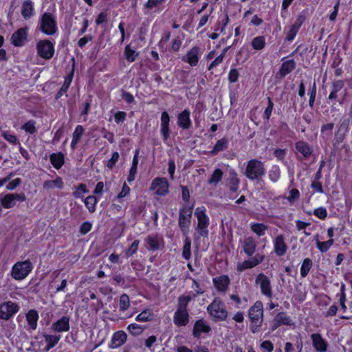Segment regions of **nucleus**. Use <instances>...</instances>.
<instances>
[{
    "label": "nucleus",
    "instance_id": "obj_1",
    "mask_svg": "<svg viewBox=\"0 0 352 352\" xmlns=\"http://www.w3.org/2000/svg\"><path fill=\"white\" fill-rule=\"evenodd\" d=\"M248 318L250 321L249 329L253 334H257L266 329H263L264 322L263 304L256 300L248 309Z\"/></svg>",
    "mask_w": 352,
    "mask_h": 352
},
{
    "label": "nucleus",
    "instance_id": "obj_2",
    "mask_svg": "<svg viewBox=\"0 0 352 352\" xmlns=\"http://www.w3.org/2000/svg\"><path fill=\"white\" fill-rule=\"evenodd\" d=\"M265 173L264 163L257 159H252L247 162L244 175L250 181L259 182L262 180Z\"/></svg>",
    "mask_w": 352,
    "mask_h": 352
},
{
    "label": "nucleus",
    "instance_id": "obj_3",
    "mask_svg": "<svg viewBox=\"0 0 352 352\" xmlns=\"http://www.w3.org/2000/svg\"><path fill=\"white\" fill-rule=\"evenodd\" d=\"M206 310L212 320L225 321L227 319L228 312L224 302L219 297H215L209 304Z\"/></svg>",
    "mask_w": 352,
    "mask_h": 352
},
{
    "label": "nucleus",
    "instance_id": "obj_4",
    "mask_svg": "<svg viewBox=\"0 0 352 352\" xmlns=\"http://www.w3.org/2000/svg\"><path fill=\"white\" fill-rule=\"evenodd\" d=\"M192 206L184 205L179 211L178 225L184 236H186L189 232Z\"/></svg>",
    "mask_w": 352,
    "mask_h": 352
},
{
    "label": "nucleus",
    "instance_id": "obj_5",
    "mask_svg": "<svg viewBox=\"0 0 352 352\" xmlns=\"http://www.w3.org/2000/svg\"><path fill=\"white\" fill-rule=\"evenodd\" d=\"M40 30L47 35H53L57 31L55 16L50 12H44L39 21Z\"/></svg>",
    "mask_w": 352,
    "mask_h": 352
},
{
    "label": "nucleus",
    "instance_id": "obj_6",
    "mask_svg": "<svg viewBox=\"0 0 352 352\" xmlns=\"http://www.w3.org/2000/svg\"><path fill=\"white\" fill-rule=\"evenodd\" d=\"M294 322L292 318L285 311H280L275 315L270 322L268 332L273 333L282 325L293 326Z\"/></svg>",
    "mask_w": 352,
    "mask_h": 352
},
{
    "label": "nucleus",
    "instance_id": "obj_7",
    "mask_svg": "<svg viewBox=\"0 0 352 352\" xmlns=\"http://www.w3.org/2000/svg\"><path fill=\"white\" fill-rule=\"evenodd\" d=\"M20 309L19 305L11 300L0 303V320H9Z\"/></svg>",
    "mask_w": 352,
    "mask_h": 352
},
{
    "label": "nucleus",
    "instance_id": "obj_8",
    "mask_svg": "<svg viewBox=\"0 0 352 352\" xmlns=\"http://www.w3.org/2000/svg\"><path fill=\"white\" fill-rule=\"evenodd\" d=\"M26 200V196L23 192L21 193H9L0 194V203L1 206L9 209L13 208L17 201L23 202Z\"/></svg>",
    "mask_w": 352,
    "mask_h": 352
},
{
    "label": "nucleus",
    "instance_id": "obj_9",
    "mask_svg": "<svg viewBox=\"0 0 352 352\" xmlns=\"http://www.w3.org/2000/svg\"><path fill=\"white\" fill-rule=\"evenodd\" d=\"M196 216L197 217V226L196 230L199 234L203 237H207L208 236V227L209 226V218L203 210H200L199 208L196 209Z\"/></svg>",
    "mask_w": 352,
    "mask_h": 352
},
{
    "label": "nucleus",
    "instance_id": "obj_10",
    "mask_svg": "<svg viewBox=\"0 0 352 352\" xmlns=\"http://www.w3.org/2000/svg\"><path fill=\"white\" fill-rule=\"evenodd\" d=\"M37 54L41 58L45 59H50L54 54V47L52 43L47 40H41L36 45Z\"/></svg>",
    "mask_w": 352,
    "mask_h": 352
},
{
    "label": "nucleus",
    "instance_id": "obj_11",
    "mask_svg": "<svg viewBox=\"0 0 352 352\" xmlns=\"http://www.w3.org/2000/svg\"><path fill=\"white\" fill-rule=\"evenodd\" d=\"M212 331V328L206 320L204 318L197 320L192 327V336L194 338L199 339L202 334H209Z\"/></svg>",
    "mask_w": 352,
    "mask_h": 352
},
{
    "label": "nucleus",
    "instance_id": "obj_12",
    "mask_svg": "<svg viewBox=\"0 0 352 352\" xmlns=\"http://www.w3.org/2000/svg\"><path fill=\"white\" fill-rule=\"evenodd\" d=\"M169 184L165 177H156L152 182L150 190H155V194L159 196H165L169 192Z\"/></svg>",
    "mask_w": 352,
    "mask_h": 352
},
{
    "label": "nucleus",
    "instance_id": "obj_13",
    "mask_svg": "<svg viewBox=\"0 0 352 352\" xmlns=\"http://www.w3.org/2000/svg\"><path fill=\"white\" fill-rule=\"evenodd\" d=\"M203 54V50L198 46H195L187 52V53L182 58V60L188 63L192 67L198 65L199 58Z\"/></svg>",
    "mask_w": 352,
    "mask_h": 352
},
{
    "label": "nucleus",
    "instance_id": "obj_14",
    "mask_svg": "<svg viewBox=\"0 0 352 352\" xmlns=\"http://www.w3.org/2000/svg\"><path fill=\"white\" fill-rule=\"evenodd\" d=\"M28 28H21L14 32L11 36V43L15 47L23 46L28 40Z\"/></svg>",
    "mask_w": 352,
    "mask_h": 352
},
{
    "label": "nucleus",
    "instance_id": "obj_15",
    "mask_svg": "<svg viewBox=\"0 0 352 352\" xmlns=\"http://www.w3.org/2000/svg\"><path fill=\"white\" fill-rule=\"evenodd\" d=\"M126 340V333L122 330H119L113 333L108 346L111 349H116L124 344Z\"/></svg>",
    "mask_w": 352,
    "mask_h": 352
},
{
    "label": "nucleus",
    "instance_id": "obj_16",
    "mask_svg": "<svg viewBox=\"0 0 352 352\" xmlns=\"http://www.w3.org/2000/svg\"><path fill=\"white\" fill-rule=\"evenodd\" d=\"M256 283L260 285L261 293L268 298H272V292L270 279L263 273H260L256 278Z\"/></svg>",
    "mask_w": 352,
    "mask_h": 352
},
{
    "label": "nucleus",
    "instance_id": "obj_17",
    "mask_svg": "<svg viewBox=\"0 0 352 352\" xmlns=\"http://www.w3.org/2000/svg\"><path fill=\"white\" fill-rule=\"evenodd\" d=\"M12 265L11 270L12 277L16 280H21L28 276L33 270V265Z\"/></svg>",
    "mask_w": 352,
    "mask_h": 352
},
{
    "label": "nucleus",
    "instance_id": "obj_18",
    "mask_svg": "<svg viewBox=\"0 0 352 352\" xmlns=\"http://www.w3.org/2000/svg\"><path fill=\"white\" fill-rule=\"evenodd\" d=\"M160 133L163 141L165 142L170 137V116L166 111H163L161 114Z\"/></svg>",
    "mask_w": 352,
    "mask_h": 352
},
{
    "label": "nucleus",
    "instance_id": "obj_19",
    "mask_svg": "<svg viewBox=\"0 0 352 352\" xmlns=\"http://www.w3.org/2000/svg\"><path fill=\"white\" fill-rule=\"evenodd\" d=\"M311 339L316 352H326L327 351L328 342L320 333L311 334Z\"/></svg>",
    "mask_w": 352,
    "mask_h": 352
},
{
    "label": "nucleus",
    "instance_id": "obj_20",
    "mask_svg": "<svg viewBox=\"0 0 352 352\" xmlns=\"http://www.w3.org/2000/svg\"><path fill=\"white\" fill-rule=\"evenodd\" d=\"M190 316L188 310L177 309L173 316V322L177 327H185L189 322Z\"/></svg>",
    "mask_w": 352,
    "mask_h": 352
},
{
    "label": "nucleus",
    "instance_id": "obj_21",
    "mask_svg": "<svg viewBox=\"0 0 352 352\" xmlns=\"http://www.w3.org/2000/svg\"><path fill=\"white\" fill-rule=\"evenodd\" d=\"M52 331L55 332H66L70 329L69 317L63 316L57 321L52 323L51 326Z\"/></svg>",
    "mask_w": 352,
    "mask_h": 352
},
{
    "label": "nucleus",
    "instance_id": "obj_22",
    "mask_svg": "<svg viewBox=\"0 0 352 352\" xmlns=\"http://www.w3.org/2000/svg\"><path fill=\"white\" fill-rule=\"evenodd\" d=\"M274 251L279 256H283L287 250V245L285 241V237L283 234L276 236L273 241Z\"/></svg>",
    "mask_w": 352,
    "mask_h": 352
},
{
    "label": "nucleus",
    "instance_id": "obj_23",
    "mask_svg": "<svg viewBox=\"0 0 352 352\" xmlns=\"http://www.w3.org/2000/svg\"><path fill=\"white\" fill-rule=\"evenodd\" d=\"M190 112L188 109H184L177 116V124L182 129H188L192 126V122L190 118Z\"/></svg>",
    "mask_w": 352,
    "mask_h": 352
},
{
    "label": "nucleus",
    "instance_id": "obj_24",
    "mask_svg": "<svg viewBox=\"0 0 352 352\" xmlns=\"http://www.w3.org/2000/svg\"><path fill=\"white\" fill-rule=\"evenodd\" d=\"M25 317L29 329L31 330H36L39 318L38 312L34 309H30L26 313Z\"/></svg>",
    "mask_w": 352,
    "mask_h": 352
},
{
    "label": "nucleus",
    "instance_id": "obj_25",
    "mask_svg": "<svg viewBox=\"0 0 352 352\" xmlns=\"http://www.w3.org/2000/svg\"><path fill=\"white\" fill-rule=\"evenodd\" d=\"M243 252L248 256H251L254 254L256 248V243L252 236L245 238L241 241Z\"/></svg>",
    "mask_w": 352,
    "mask_h": 352
},
{
    "label": "nucleus",
    "instance_id": "obj_26",
    "mask_svg": "<svg viewBox=\"0 0 352 352\" xmlns=\"http://www.w3.org/2000/svg\"><path fill=\"white\" fill-rule=\"evenodd\" d=\"M230 284V278L227 275H222L214 279V285L219 292H226Z\"/></svg>",
    "mask_w": 352,
    "mask_h": 352
},
{
    "label": "nucleus",
    "instance_id": "obj_27",
    "mask_svg": "<svg viewBox=\"0 0 352 352\" xmlns=\"http://www.w3.org/2000/svg\"><path fill=\"white\" fill-rule=\"evenodd\" d=\"M34 3L31 0H25L21 8V15L25 19H30L34 14Z\"/></svg>",
    "mask_w": 352,
    "mask_h": 352
},
{
    "label": "nucleus",
    "instance_id": "obj_28",
    "mask_svg": "<svg viewBox=\"0 0 352 352\" xmlns=\"http://www.w3.org/2000/svg\"><path fill=\"white\" fill-rule=\"evenodd\" d=\"M43 337L46 342V345L45 346V351H48L51 349L54 348L61 338L60 335L44 334Z\"/></svg>",
    "mask_w": 352,
    "mask_h": 352
},
{
    "label": "nucleus",
    "instance_id": "obj_29",
    "mask_svg": "<svg viewBox=\"0 0 352 352\" xmlns=\"http://www.w3.org/2000/svg\"><path fill=\"white\" fill-rule=\"evenodd\" d=\"M296 67V63L293 59L284 61L280 68L279 74L281 77H285L291 73Z\"/></svg>",
    "mask_w": 352,
    "mask_h": 352
},
{
    "label": "nucleus",
    "instance_id": "obj_30",
    "mask_svg": "<svg viewBox=\"0 0 352 352\" xmlns=\"http://www.w3.org/2000/svg\"><path fill=\"white\" fill-rule=\"evenodd\" d=\"M147 248L150 250H157L161 246V239L158 236H148L145 239Z\"/></svg>",
    "mask_w": 352,
    "mask_h": 352
},
{
    "label": "nucleus",
    "instance_id": "obj_31",
    "mask_svg": "<svg viewBox=\"0 0 352 352\" xmlns=\"http://www.w3.org/2000/svg\"><path fill=\"white\" fill-rule=\"evenodd\" d=\"M296 149L305 158H308L310 157L312 151L309 146V145L304 141L297 142L295 144Z\"/></svg>",
    "mask_w": 352,
    "mask_h": 352
},
{
    "label": "nucleus",
    "instance_id": "obj_32",
    "mask_svg": "<svg viewBox=\"0 0 352 352\" xmlns=\"http://www.w3.org/2000/svg\"><path fill=\"white\" fill-rule=\"evenodd\" d=\"M228 146V140L226 138H223L219 140L215 145L214 146L212 150L210 152V155L214 156L217 155L219 152L226 150Z\"/></svg>",
    "mask_w": 352,
    "mask_h": 352
},
{
    "label": "nucleus",
    "instance_id": "obj_33",
    "mask_svg": "<svg viewBox=\"0 0 352 352\" xmlns=\"http://www.w3.org/2000/svg\"><path fill=\"white\" fill-rule=\"evenodd\" d=\"M228 187L232 192H236L239 187V179L235 170H232L230 172L228 179Z\"/></svg>",
    "mask_w": 352,
    "mask_h": 352
},
{
    "label": "nucleus",
    "instance_id": "obj_34",
    "mask_svg": "<svg viewBox=\"0 0 352 352\" xmlns=\"http://www.w3.org/2000/svg\"><path fill=\"white\" fill-rule=\"evenodd\" d=\"M50 160L56 169H59L64 164V155L62 153H52L50 157Z\"/></svg>",
    "mask_w": 352,
    "mask_h": 352
},
{
    "label": "nucleus",
    "instance_id": "obj_35",
    "mask_svg": "<svg viewBox=\"0 0 352 352\" xmlns=\"http://www.w3.org/2000/svg\"><path fill=\"white\" fill-rule=\"evenodd\" d=\"M280 168L278 165H272L268 171V177L273 182H277L280 178Z\"/></svg>",
    "mask_w": 352,
    "mask_h": 352
},
{
    "label": "nucleus",
    "instance_id": "obj_36",
    "mask_svg": "<svg viewBox=\"0 0 352 352\" xmlns=\"http://www.w3.org/2000/svg\"><path fill=\"white\" fill-rule=\"evenodd\" d=\"M250 229L258 236H262L265 234V232L268 230V226L261 223H253L250 225Z\"/></svg>",
    "mask_w": 352,
    "mask_h": 352
},
{
    "label": "nucleus",
    "instance_id": "obj_37",
    "mask_svg": "<svg viewBox=\"0 0 352 352\" xmlns=\"http://www.w3.org/2000/svg\"><path fill=\"white\" fill-rule=\"evenodd\" d=\"M223 173L220 168H216L208 180V184L216 186L222 179Z\"/></svg>",
    "mask_w": 352,
    "mask_h": 352
},
{
    "label": "nucleus",
    "instance_id": "obj_38",
    "mask_svg": "<svg viewBox=\"0 0 352 352\" xmlns=\"http://www.w3.org/2000/svg\"><path fill=\"white\" fill-rule=\"evenodd\" d=\"M251 45L255 50L264 49L266 45L265 38L263 36L254 37L251 42Z\"/></svg>",
    "mask_w": 352,
    "mask_h": 352
},
{
    "label": "nucleus",
    "instance_id": "obj_39",
    "mask_svg": "<svg viewBox=\"0 0 352 352\" xmlns=\"http://www.w3.org/2000/svg\"><path fill=\"white\" fill-rule=\"evenodd\" d=\"M333 127V123H327L323 124L321 126V137L327 140H329L331 138Z\"/></svg>",
    "mask_w": 352,
    "mask_h": 352
},
{
    "label": "nucleus",
    "instance_id": "obj_40",
    "mask_svg": "<svg viewBox=\"0 0 352 352\" xmlns=\"http://www.w3.org/2000/svg\"><path fill=\"white\" fill-rule=\"evenodd\" d=\"M43 187L45 188H53L56 187L59 189H62L63 188V182L60 177H57L54 180L45 181L43 184Z\"/></svg>",
    "mask_w": 352,
    "mask_h": 352
},
{
    "label": "nucleus",
    "instance_id": "obj_41",
    "mask_svg": "<svg viewBox=\"0 0 352 352\" xmlns=\"http://www.w3.org/2000/svg\"><path fill=\"white\" fill-rule=\"evenodd\" d=\"M153 314L151 310L146 309L140 312L135 318L138 322H148L152 320Z\"/></svg>",
    "mask_w": 352,
    "mask_h": 352
},
{
    "label": "nucleus",
    "instance_id": "obj_42",
    "mask_svg": "<svg viewBox=\"0 0 352 352\" xmlns=\"http://www.w3.org/2000/svg\"><path fill=\"white\" fill-rule=\"evenodd\" d=\"M98 200L94 195L88 196L84 201L85 205L87 208L89 212H94L96 210V204Z\"/></svg>",
    "mask_w": 352,
    "mask_h": 352
},
{
    "label": "nucleus",
    "instance_id": "obj_43",
    "mask_svg": "<svg viewBox=\"0 0 352 352\" xmlns=\"http://www.w3.org/2000/svg\"><path fill=\"white\" fill-rule=\"evenodd\" d=\"M21 129L24 130L25 132L34 134L37 131L36 128V122L34 120H30L25 122L22 126Z\"/></svg>",
    "mask_w": 352,
    "mask_h": 352
},
{
    "label": "nucleus",
    "instance_id": "obj_44",
    "mask_svg": "<svg viewBox=\"0 0 352 352\" xmlns=\"http://www.w3.org/2000/svg\"><path fill=\"white\" fill-rule=\"evenodd\" d=\"M124 55H125V58L126 59L129 61V62H133L136 59V57L138 56V53L135 52V50H132L131 47H130V45H127L126 47H125V49H124Z\"/></svg>",
    "mask_w": 352,
    "mask_h": 352
},
{
    "label": "nucleus",
    "instance_id": "obj_45",
    "mask_svg": "<svg viewBox=\"0 0 352 352\" xmlns=\"http://www.w3.org/2000/svg\"><path fill=\"white\" fill-rule=\"evenodd\" d=\"M130 306L129 297L127 294H123L120 297L119 307L120 311L128 309Z\"/></svg>",
    "mask_w": 352,
    "mask_h": 352
},
{
    "label": "nucleus",
    "instance_id": "obj_46",
    "mask_svg": "<svg viewBox=\"0 0 352 352\" xmlns=\"http://www.w3.org/2000/svg\"><path fill=\"white\" fill-rule=\"evenodd\" d=\"M190 300V297L189 296H181L178 298V305L177 309L180 310H188L187 307L189 301Z\"/></svg>",
    "mask_w": 352,
    "mask_h": 352
},
{
    "label": "nucleus",
    "instance_id": "obj_47",
    "mask_svg": "<svg viewBox=\"0 0 352 352\" xmlns=\"http://www.w3.org/2000/svg\"><path fill=\"white\" fill-rule=\"evenodd\" d=\"M338 298L339 303H346V285L344 283H341L340 287V292L337 293L336 296Z\"/></svg>",
    "mask_w": 352,
    "mask_h": 352
},
{
    "label": "nucleus",
    "instance_id": "obj_48",
    "mask_svg": "<svg viewBox=\"0 0 352 352\" xmlns=\"http://www.w3.org/2000/svg\"><path fill=\"white\" fill-rule=\"evenodd\" d=\"M190 247H191V241L186 236L185 241H184L183 252H182V255H183L184 258H185L186 259H189V258L190 257V255H191Z\"/></svg>",
    "mask_w": 352,
    "mask_h": 352
},
{
    "label": "nucleus",
    "instance_id": "obj_49",
    "mask_svg": "<svg viewBox=\"0 0 352 352\" xmlns=\"http://www.w3.org/2000/svg\"><path fill=\"white\" fill-rule=\"evenodd\" d=\"M265 255L262 253H257L251 261H245L242 264H260L264 261Z\"/></svg>",
    "mask_w": 352,
    "mask_h": 352
},
{
    "label": "nucleus",
    "instance_id": "obj_50",
    "mask_svg": "<svg viewBox=\"0 0 352 352\" xmlns=\"http://www.w3.org/2000/svg\"><path fill=\"white\" fill-rule=\"evenodd\" d=\"M333 243V240L329 239V240H328L327 241H324V242L318 241L317 246H318V248L322 252H327L329 249V248L332 245Z\"/></svg>",
    "mask_w": 352,
    "mask_h": 352
},
{
    "label": "nucleus",
    "instance_id": "obj_51",
    "mask_svg": "<svg viewBox=\"0 0 352 352\" xmlns=\"http://www.w3.org/2000/svg\"><path fill=\"white\" fill-rule=\"evenodd\" d=\"M88 192L87 189V186L84 184H80L76 187V190L73 192V195L76 198H80L83 193H87Z\"/></svg>",
    "mask_w": 352,
    "mask_h": 352
},
{
    "label": "nucleus",
    "instance_id": "obj_52",
    "mask_svg": "<svg viewBox=\"0 0 352 352\" xmlns=\"http://www.w3.org/2000/svg\"><path fill=\"white\" fill-rule=\"evenodd\" d=\"M166 1V0H148V1L144 4V8L152 10L153 8L163 4Z\"/></svg>",
    "mask_w": 352,
    "mask_h": 352
},
{
    "label": "nucleus",
    "instance_id": "obj_53",
    "mask_svg": "<svg viewBox=\"0 0 352 352\" xmlns=\"http://www.w3.org/2000/svg\"><path fill=\"white\" fill-rule=\"evenodd\" d=\"M274 349V344L270 340H265L261 344V349L262 352H272Z\"/></svg>",
    "mask_w": 352,
    "mask_h": 352
},
{
    "label": "nucleus",
    "instance_id": "obj_54",
    "mask_svg": "<svg viewBox=\"0 0 352 352\" xmlns=\"http://www.w3.org/2000/svg\"><path fill=\"white\" fill-rule=\"evenodd\" d=\"M139 243H140L139 240H135L132 243L131 246L125 250L126 256L129 257V256H132L134 253H135L138 248Z\"/></svg>",
    "mask_w": 352,
    "mask_h": 352
},
{
    "label": "nucleus",
    "instance_id": "obj_55",
    "mask_svg": "<svg viewBox=\"0 0 352 352\" xmlns=\"http://www.w3.org/2000/svg\"><path fill=\"white\" fill-rule=\"evenodd\" d=\"M127 329L132 335H138L142 332V328L136 323H131L128 325Z\"/></svg>",
    "mask_w": 352,
    "mask_h": 352
},
{
    "label": "nucleus",
    "instance_id": "obj_56",
    "mask_svg": "<svg viewBox=\"0 0 352 352\" xmlns=\"http://www.w3.org/2000/svg\"><path fill=\"white\" fill-rule=\"evenodd\" d=\"M119 157L120 155L118 152H114L112 154V156L110 158V160L107 162V166L108 167V168L112 169L116 165V162L118 161Z\"/></svg>",
    "mask_w": 352,
    "mask_h": 352
},
{
    "label": "nucleus",
    "instance_id": "obj_57",
    "mask_svg": "<svg viewBox=\"0 0 352 352\" xmlns=\"http://www.w3.org/2000/svg\"><path fill=\"white\" fill-rule=\"evenodd\" d=\"M313 214L320 219H324L327 216V210L323 207L315 209Z\"/></svg>",
    "mask_w": 352,
    "mask_h": 352
},
{
    "label": "nucleus",
    "instance_id": "obj_58",
    "mask_svg": "<svg viewBox=\"0 0 352 352\" xmlns=\"http://www.w3.org/2000/svg\"><path fill=\"white\" fill-rule=\"evenodd\" d=\"M239 73L236 69H231L228 74V80L230 83H234L238 80Z\"/></svg>",
    "mask_w": 352,
    "mask_h": 352
},
{
    "label": "nucleus",
    "instance_id": "obj_59",
    "mask_svg": "<svg viewBox=\"0 0 352 352\" xmlns=\"http://www.w3.org/2000/svg\"><path fill=\"white\" fill-rule=\"evenodd\" d=\"M267 100L268 106L265 109L263 115L264 118H266L267 120H268L270 118L274 107V103L270 97L267 98Z\"/></svg>",
    "mask_w": 352,
    "mask_h": 352
},
{
    "label": "nucleus",
    "instance_id": "obj_60",
    "mask_svg": "<svg viewBox=\"0 0 352 352\" xmlns=\"http://www.w3.org/2000/svg\"><path fill=\"white\" fill-rule=\"evenodd\" d=\"M309 105L310 107L312 108L314 107V104L315 98H316V82H314L313 87H312L311 89L309 91Z\"/></svg>",
    "mask_w": 352,
    "mask_h": 352
},
{
    "label": "nucleus",
    "instance_id": "obj_61",
    "mask_svg": "<svg viewBox=\"0 0 352 352\" xmlns=\"http://www.w3.org/2000/svg\"><path fill=\"white\" fill-rule=\"evenodd\" d=\"M338 310V306L334 303L331 305L328 309L324 313L325 317H333L335 316Z\"/></svg>",
    "mask_w": 352,
    "mask_h": 352
},
{
    "label": "nucleus",
    "instance_id": "obj_62",
    "mask_svg": "<svg viewBox=\"0 0 352 352\" xmlns=\"http://www.w3.org/2000/svg\"><path fill=\"white\" fill-rule=\"evenodd\" d=\"M21 183H22V180L21 178H16V179L12 180L11 182H10L7 184L6 189L8 190H13L16 187H18L19 185H21Z\"/></svg>",
    "mask_w": 352,
    "mask_h": 352
},
{
    "label": "nucleus",
    "instance_id": "obj_63",
    "mask_svg": "<svg viewBox=\"0 0 352 352\" xmlns=\"http://www.w3.org/2000/svg\"><path fill=\"white\" fill-rule=\"evenodd\" d=\"M92 228V225L89 221H85L80 227V232L81 234L85 235L88 233Z\"/></svg>",
    "mask_w": 352,
    "mask_h": 352
},
{
    "label": "nucleus",
    "instance_id": "obj_64",
    "mask_svg": "<svg viewBox=\"0 0 352 352\" xmlns=\"http://www.w3.org/2000/svg\"><path fill=\"white\" fill-rule=\"evenodd\" d=\"M299 31L298 29L296 28L294 26H291L287 34V36H286V39L288 41H292L294 40V38H295V36H296L298 32Z\"/></svg>",
    "mask_w": 352,
    "mask_h": 352
}]
</instances>
